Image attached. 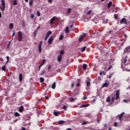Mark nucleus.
Here are the masks:
<instances>
[{
    "label": "nucleus",
    "instance_id": "nucleus-5",
    "mask_svg": "<svg viewBox=\"0 0 130 130\" xmlns=\"http://www.w3.org/2000/svg\"><path fill=\"white\" fill-rule=\"evenodd\" d=\"M120 24H127V22L126 21V19L125 18H123L120 22Z\"/></svg>",
    "mask_w": 130,
    "mask_h": 130
},
{
    "label": "nucleus",
    "instance_id": "nucleus-7",
    "mask_svg": "<svg viewBox=\"0 0 130 130\" xmlns=\"http://www.w3.org/2000/svg\"><path fill=\"white\" fill-rule=\"evenodd\" d=\"M124 53H127V52H130V45L125 48L124 50Z\"/></svg>",
    "mask_w": 130,
    "mask_h": 130
},
{
    "label": "nucleus",
    "instance_id": "nucleus-15",
    "mask_svg": "<svg viewBox=\"0 0 130 130\" xmlns=\"http://www.w3.org/2000/svg\"><path fill=\"white\" fill-rule=\"evenodd\" d=\"M69 26H67L65 30H64V31L66 32V33H69L70 32V30H69Z\"/></svg>",
    "mask_w": 130,
    "mask_h": 130
},
{
    "label": "nucleus",
    "instance_id": "nucleus-30",
    "mask_svg": "<svg viewBox=\"0 0 130 130\" xmlns=\"http://www.w3.org/2000/svg\"><path fill=\"white\" fill-rule=\"evenodd\" d=\"M6 58H7V62H6V64H7V63H8V62H9V61L10 60V57H9V56H7L6 57Z\"/></svg>",
    "mask_w": 130,
    "mask_h": 130
},
{
    "label": "nucleus",
    "instance_id": "nucleus-9",
    "mask_svg": "<svg viewBox=\"0 0 130 130\" xmlns=\"http://www.w3.org/2000/svg\"><path fill=\"white\" fill-rule=\"evenodd\" d=\"M55 20V17H53L50 20V25H52L53 24V22Z\"/></svg>",
    "mask_w": 130,
    "mask_h": 130
},
{
    "label": "nucleus",
    "instance_id": "nucleus-47",
    "mask_svg": "<svg viewBox=\"0 0 130 130\" xmlns=\"http://www.w3.org/2000/svg\"><path fill=\"white\" fill-rule=\"evenodd\" d=\"M38 31L37 30H36L35 31V37H36V34H37V33Z\"/></svg>",
    "mask_w": 130,
    "mask_h": 130
},
{
    "label": "nucleus",
    "instance_id": "nucleus-2",
    "mask_svg": "<svg viewBox=\"0 0 130 130\" xmlns=\"http://www.w3.org/2000/svg\"><path fill=\"white\" fill-rule=\"evenodd\" d=\"M42 43H43V42L42 41H41L39 44L38 49H39V52H40V53H41V52L42 51Z\"/></svg>",
    "mask_w": 130,
    "mask_h": 130
},
{
    "label": "nucleus",
    "instance_id": "nucleus-16",
    "mask_svg": "<svg viewBox=\"0 0 130 130\" xmlns=\"http://www.w3.org/2000/svg\"><path fill=\"white\" fill-rule=\"evenodd\" d=\"M53 114L55 116H58V114H60V113L59 112H54Z\"/></svg>",
    "mask_w": 130,
    "mask_h": 130
},
{
    "label": "nucleus",
    "instance_id": "nucleus-23",
    "mask_svg": "<svg viewBox=\"0 0 130 130\" xmlns=\"http://www.w3.org/2000/svg\"><path fill=\"white\" fill-rule=\"evenodd\" d=\"M13 5H14V6H17V5H18V3L17 2V0H14L13 1Z\"/></svg>",
    "mask_w": 130,
    "mask_h": 130
},
{
    "label": "nucleus",
    "instance_id": "nucleus-45",
    "mask_svg": "<svg viewBox=\"0 0 130 130\" xmlns=\"http://www.w3.org/2000/svg\"><path fill=\"white\" fill-rule=\"evenodd\" d=\"M109 34H113V32L112 31V30H110L109 32H108Z\"/></svg>",
    "mask_w": 130,
    "mask_h": 130
},
{
    "label": "nucleus",
    "instance_id": "nucleus-43",
    "mask_svg": "<svg viewBox=\"0 0 130 130\" xmlns=\"http://www.w3.org/2000/svg\"><path fill=\"white\" fill-rule=\"evenodd\" d=\"M22 26L23 27H25V20H22Z\"/></svg>",
    "mask_w": 130,
    "mask_h": 130
},
{
    "label": "nucleus",
    "instance_id": "nucleus-61",
    "mask_svg": "<svg viewBox=\"0 0 130 130\" xmlns=\"http://www.w3.org/2000/svg\"><path fill=\"white\" fill-rule=\"evenodd\" d=\"M112 69V67L111 66L108 68V70L109 71L110 70H111Z\"/></svg>",
    "mask_w": 130,
    "mask_h": 130
},
{
    "label": "nucleus",
    "instance_id": "nucleus-10",
    "mask_svg": "<svg viewBox=\"0 0 130 130\" xmlns=\"http://www.w3.org/2000/svg\"><path fill=\"white\" fill-rule=\"evenodd\" d=\"M22 80H23V75H22V74H19V82H22Z\"/></svg>",
    "mask_w": 130,
    "mask_h": 130
},
{
    "label": "nucleus",
    "instance_id": "nucleus-42",
    "mask_svg": "<svg viewBox=\"0 0 130 130\" xmlns=\"http://www.w3.org/2000/svg\"><path fill=\"white\" fill-rule=\"evenodd\" d=\"M114 18L116 20V19L118 18V15L117 14H114Z\"/></svg>",
    "mask_w": 130,
    "mask_h": 130
},
{
    "label": "nucleus",
    "instance_id": "nucleus-57",
    "mask_svg": "<svg viewBox=\"0 0 130 130\" xmlns=\"http://www.w3.org/2000/svg\"><path fill=\"white\" fill-rule=\"evenodd\" d=\"M123 102H124L125 103H127V100H123Z\"/></svg>",
    "mask_w": 130,
    "mask_h": 130
},
{
    "label": "nucleus",
    "instance_id": "nucleus-54",
    "mask_svg": "<svg viewBox=\"0 0 130 130\" xmlns=\"http://www.w3.org/2000/svg\"><path fill=\"white\" fill-rule=\"evenodd\" d=\"M79 94V93L78 92H75L74 93V96H77V95Z\"/></svg>",
    "mask_w": 130,
    "mask_h": 130
},
{
    "label": "nucleus",
    "instance_id": "nucleus-36",
    "mask_svg": "<svg viewBox=\"0 0 130 130\" xmlns=\"http://www.w3.org/2000/svg\"><path fill=\"white\" fill-rule=\"evenodd\" d=\"M44 74H45V71H42L41 73H40V75L42 76V75H44Z\"/></svg>",
    "mask_w": 130,
    "mask_h": 130
},
{
    "label": "nucleus",
    "instance_id": "nucleus-34",
    "mask_svg": "<svg viewBox=\"0 0 130 130\" xmlns=\"http://www.w3.org/2000/svg\"><path fill=\"white\" fill-rule=\"evenodd\" d=\"M14 115H15V116H20V114H19V113L16 112L14 113Z\"/></svg>",
    "mask_w": 130,
    "mask_h": 130
},
{
    "label": "nucleus",
    "instance_id": "nucleus-49",
    "mask_svg": "<svg viewBox=\"0 0 130 130\" xmlns=\"http://www.w3.org/2000/svg\"><path fill=\"white\" fill-rule=\"evenodd\" d=\"M45 61H46V60L45 59H43V63H42V64L43 66V64H44V63H45Z\"/></svg>",
    "mask_w": 130,
    "mask_h": 130
},
{
    "label": "nucleus",
    "instance_id": "nucleus-56",
    "mask_svg": "<svg viewBox=\"0 0 130 130\" xmlns=\"http://www.w3.org/2000/svg\"><path fill=\"white\" fill-rule=\"evenodd\" d=\"M77 83H80V82H81V79H77Z\"/></svg>",
    "mask_w": 130,
    "mask_h": 130
},
{
    "label": "nucleus",
    "instance_id": "nucleus-58",
    "mask_svg": "<svg viewBox=\"0 0 130 130\" xmlns=\"http://www.w3.org/2000/svg\"><path fill=\"white\" fill-rule=\"evenodd\" d=\"M63 109H67V106L64 105L63 106Z\"/></svg>",
    "mask_w": 130,
    "mask_h": 130
},
{
    "label": "nucleus",
    "instance_id": "nucleus-21",
    "mask_svg": "<svg viewBox=\"0 0 130 130\" xmlns=\"http://www.w3.org/2000/svg\"><path fill=\"white\" fill-rule=\"evenodd\" d=\"M89 104H87V105H83L82 106H80L81 108H84V107H88V106H89Z\"/></svg>",
    "mask_w": 130,
    "mask_h": 130
},
{
    "label": "nucleus",
    "instance_id": "nucleus-46",
    "mask_svg": "<svg viewBox=\"0 0 130 130\" xmlns=\"http://www.w3.org/2000/svg\"><path fill=\"white\" fill-rule=\"evenodd\" d=\"M91 13H92V10H90L89 11H88L87 14V15H90Z\"/></svg>",
    "mask_w": 130,
    "mask_h": 130
},
{
    "label": "nucleus",
    "instance_id": "nucleus-22",
    "mask_svg": "<svg viewBox=\"0 0 130 130\" xmlns=\"http://www.w3.org/2000/svg\"><path fill=\"white\" fill-rule=\"evenodd\" d=\"M58 124H63L64 123V121L60 120L58 122Z\"/></svg>",
    "mask_w": 130,
    "mask_h": 130
},
{
    "label": "nucleus",
    "instance_id": "nucleus-18",
    "mask_svg": "<svg viewBox=\"0 0 130 130\" xmlns=\"http://www.w3.org/2000/svg\"><path fill=\"white\" fill-rule=\"evenodd\" d=\"M87 68H88V65H87V64L84 63L83 65V70H86V69H87Z\"/></svg>",
    "mask_w": 130,
    "mask_h": 130
},
{
    "label": "nucleus",
    "instance_id": "nucleus-41",
    "mask_svg": "<svg viewBox=\"0 0 130 130\" xmlns=\"http://www.w3.org/2000/svg\"><path fill=\"white\" fill-rule=\"evenodd\" d=\"M111 101V100L110 99V97H108L107 99V102H110Z\"/></svg>",
    "mask_w": 130,
    "mask_h": 130
},
{
    "label": "nucleus",
    "instance_id": "nucleus-64",
    "mask_svg": "<svg viewBox=\"0 0 130 130\" xmlns=\"http://www.w3.org/2000/svg\"><path fill=\"white\" fill-rule=\"evenodd\" d=\"M22 130H26V128L23 127L22 128Z\"/></svg>",
    "mask_w": 130,
    "mask_h": 130
},
{
    "label": "nucleus",
    "instance_id": "nucleus-3",
    "mask_svg": "<svg viewBox=\"0 0 130 130\" xmlns=\"http://www.w3.org/2000/svg\"><path fill=\"white\" fill-rule=\"evenodd\" d=\"M85 36H86V34H83L82 35L80 36L78 40L79 42H82L84 38H85Z\"/></svg>",
    "mask_w": 130,
    "mask_h": 130
},
{
    "label": "nucleus",
    "instance_id": "nucleus-20",
    "mask_svg": "<svg viewBox=\"0 0 130 130\" xmlns=\"http://www.w3.org/2000/svg\"><path fill=\"white\" fill-rule=\"evenodd\" d=\"M14 28V24L13 23H10L9 25V29H12Z\"/></svg>",
    "mask_w": 130,
    "mask_h": 130
},
{
    "label": "nucleus",
    "instance_id": "nucleus-24",
    "mask_svg": "<svg viewBox=\"0 0 130 130\" xmlns=\"http://www.w3.org/2000/svg\"><path fill=\"white\" fill-rule=\"evenodd\" d=\"M62 39H63V35H60L59 37V40L61 41V40H62Z\"/></svg>",
    "mask_w": 130,
    "mask_h": 130
},
{
    "label": "nucleus",
    "instance_id": "nucleus-62",
    "mask_svg": "<svg viewBox=\"0 0 130 130\" xmlns=\"http://www.w3.org/2000/svg\"><path fill=\"white\" fill-rule=\"evenodd\" d=\"M47 38H48L47 37H45V38H44L45 41H46V40H47Z\"/></svg>",
    "mask_w": 130,
    "mask_h": 130
},
{
    "label": "nucleus",
    "instance_id": "nucleus-37",
    "mask_svg": "<svg viewBox=\"0 0 130 130\" xmlns=\"http://www.w3.org/2000/svg\"><path fill=\"white\" fill-rule=\"evenodd\" d=\"M5 9H6V6H3L2 8H1V10L2 11H5Z\"/></svg>",
    "mask_w": 130,
    "mask_h": 130
},
{
    "label": "nucleus",
    "instance_id": "nucleus-38",
    "mask_svg": "<svg viewBox=\"0 0 130 130\" xmlns=\"http://www.w3.org/2000/svg\"><path fill=\"white\" fill-rule=\"evenodd\" d=\"M15 30H14V31H13L12 35V39H13V38H14V37L15 36Z\"/></svg>",
    "mask_w": 130,
    "mask_h": 130
},
{
    "label": "nucleus",
    "instance_id": "nucleus-25",
    "mask_svg": "<svg viewBox=\"0 0 130 130\" xmlns=\"http://www.w3.org/2000/svg\"><path fill=\"white\" fill-rule=\"evenodd\" d=\"M40 83H43V82H44V78L41 77L40 78Z\"/></svg>",
    "mask_w": 130,
    "mask_h": 130
},
{
    "label": "nucleus",
    "instance_id": "nucleus-11",
    "mask_svg": "<svg viewBox=\"0 0 130 130\" xmlns=\"http://www.w3.org/2000/svg\"><path fill=\"white\" fill-rule=\"evenodd\" d=\"M18 111L19 112H23V111H24V106H21L19 108Z\"/></svg>",
    "mask_w": 130,
    "mask_h": 130
},
{
    "label": "nucleus",
    "instance_id": "nucleus-32",
    "mask_svg": "<svg viewBox=\"0 0 130 130\" xmlns=\"http://www.w3.org/2000/svg\"><path fill=\"white\" fill-rule=\"evenodd\" d=\"M7 69V67L6 66H3L2 68V71H6V69Z\"/></svg>",
    "mask_w": 130,
    "mask_h": 130
},
{
    "label": "nucleus",
    "instance_id": "nucleus-29",
    "mask_svg": "<svg viewBox=\"0 0 130 130\" xmlns=\"http://www.w3.org/2000/svg\"><path fill=\"white\" fill-rule=\"evenodd\" d=\"M64 53V51L63 50H62L60 52V55H63Z\"/></svg>",
    "mask_w": 130,
    "mask_h": 130
},
{
    "label": "nucleus",
    "instance_id": "nucleus-1",
    "mask_svg": "<svg viewBox=\"0 0 130 130\" xmlns=\"http://www.w3.org/2000/svg\"><path fill=\"white\" fill-rule=\"evenodd\" d=\"M17 35L18 37V41H19V42H21V41H22V39H23V35L22 34V32H21L20 31H19L17 32Z\"/></svg>",
    "mask_w": 130,
    "mask_h": 130
},
{
    "label": "nucleus",
    "instance_id": "nucleus-31",
    "mask_svg": "<svg viewBox=\"0 0 130 130\" xmlns=\"http://www.w3.org/2000/svg\"><path fill=\"white\" fill-rule=\"evenodd\" d=\"M33 0H29V6H32L33 5Z\"/></svg>",
    "mask_w": 130,
    "mask_h": 130
},
{
    "label": "nucleus",
    "instance_id": "nucleus-27",
    "mask_svg": "<svg viewBox=\"0 0 130 130\" xmlns=\"http://www.w3.org/2000/svg\"><path fill=\"white\" fill-rule=\"evenodd\" d=\"M90 84H91V82H90V81L88 80L86 83V86L87 87H89V86H90Z\"/></svg>",
    "mask_w": 130,
    "mask_h": 130
},
{
    "label": "nucleus",
    "instance_id": "nucleus-17",
    "mask_svg": "<svg viewBox=\"0 0 130 130\" xmlns=\"http://www.w3.org/2000/svg\"><path fill=\"white\" fill-rule=\"evenodd\" d=\"M55 87H56V84L55 82H54L51 86V88L52 89H55Z\"/></svg>",
    "mask_w": 130,
    "mask_h": 130
},
{
    "label": "nucleus",
    "instance_id": "nucleus-55",
    "mask_svg": "<svg viewBox=\"0 0 130 130\" xmlns=\"http://www.w3.org/2000/svg\"><path fill=\"white\" fill-rule=\"evenodd\" d=\"M74 86H75V84H74V83L71 84V88H74Z\"/></svg>",
    "mask_w": 130,
    "mask_h": 130
},
{
    "label": "nucleus",
    "instance_id": "nucleus-40",
    "mask_svg": "<svg viewBox=\"0 0 130 130\" xmlns=\"http://www.w3.org/2000/svg\"><path fill=\"white\" fill-rule=\"evenodd\" d=\"M11 42H12V41H10L7 45V48H10V45H11Z\"/></svg>",
    "mask_w": 130,
    "mask_h": 130
},
{
    "label": "nucleus",
    "instance_id": "nucleus-52",
    "mask_svg": "<svg viewBox=\"0 0 130 130\" xmlns=\"http://www.w3.org/2000/svg\"><path fill=\"white\" fill-rule=\"evenodd\" d=\"M117 124H118L117 122H115V123H114V126H117Z\"/></svg>",
    "mask_w": 130,
    "mask_h": 130
},
{
    "label": "nucleus",
    "instance_id": "nucleus-33",
    "mask_svg": "<svg viewBox=\"0 0 130 130\" xmlns=\"http://www.w3.org/2000/svg\"><path fill=\"white\" fill-rule=\"evenodd\" d=\"M2 6H6V2L4 0H1Z\"/></svg>",
    "mask_w": 130,
    "mask_h": 130
},
{
    "label": "nucleus",
    "instance_id": "nucleus-26",
    "mask_svg": "<svg viewBox=\"0 0 130 130\" xmlns=\"http://www.w3.org/2000/svg\"><path fill=\"white\" fill-rule=\"evenodd\" d=\"M86 48H87V46H84L82 49H81V52H84L85 50H86Z\"/></svg>",
    "mask_w": 130,
    "mask_h": 130
},
{
    "label": "nucleus",
    "instance_id": "nucleus-44",
    "mask_svg": "<svg viewBox=\"0 0 130 130\" xmlns=\"http://www.w3.org/2000/svg\"><path fill=\"white\" fill-rule=\"evenodd\" d=\"M81 86V84H80V83L77 82V84H76V87H80Z\"/></svg>",
    "mask_w": 130,
    "mask_h": 130
},
{
    "label": "nucleus",
    "instance_id": "nucleus-39",
    "mask_svg": "<svg viewBox=\"0 0 130 130\" xmlns=\"http://www.w3.org/2000/svg\"><path fill=\"white\" fill-rule=\"evenodd\" d=\"M71 11H72V9L69 8L68 12H67V14H70V13H71Z\"/></svg>",
    "mask_w": 130,
    "mask_h": 130
},
{
    "label": "nucleus",
    "instance_id": "nucleus-35",
    "mask_svg": "<svg viewBox=\"0 0 130 130\" xmlns=\"http://www.w3.org/2000/svg\"><path fill=\"white\" fill-rule=\"evenodd\" d=\"M70 100H71V102H73V101H75V100H77V98H75V99H74L73 98H71Z\"/></svg>",
    "mask_w": 130,
    "mask_h": 130
},
{
    "label": "nucleus",
    "instance_id": "nucleus-19",
    "mask_svg": "<svg viewBox=\"0 0 130 130\" xmlns=\"http://www.w3.org/2000/svg\"><path fill=\"white\" fill-rule=\"evenodd\" d=\"M108 87V83H105L103 84V88H104V87H106V88H107Z\"/></svg>",
    "mask_w": 130,
    "mask_h": 130
},
{
    "label": "nucleus",
    "instance_id": "nucleus-63",
    "mask_svg": "<svg viewBox=\"0 0 130 130\" xmlns=\"http://www.w3.org/2000/svg\"><path fill=\"white\" fill-rule=\"evenodd\" d=\"M87 99V97H86V96H84V97H83V100H86Z\"/></svg>",
    "mask_w": 130,
    "mask_h": 130
},
{
    "label": "nucleus",
    "instance_id": "nucleus-4",
    "mask_svg": "<svg viewBox=\"0 0 130 130\" xmlns=\"http://www.w3.org/2000/svg\"><path fill=\"white\" fill-rule=\"evenodd\" d=\"M124 114V112H122L120 115H118L119 116V120L120 121H122V119L123 118V115Z\"/></svg>",
    "mask_w": 130,
    "mask_h": 130
},
{
    "label": "nucleus",
    "instance_id": "nucleus-50",
    "mask_svg": "<svg viewBox=\"0 0 130 130\" xmlns=\"http://www.w3.org/2000/svg\"><path fill=\"white\" fill-rule=\"evenodd\" d=\"M30 17L31 19H33L34 18V14H31Z\"/></svg>",
    "mask_w": 130,
    "mask_h": 130
},
{
    "label": "nucleus",
    "instance_id": "nucleus-6",
    "mask_svg": "<svg viewBox=\"0 0 130 130\" xmlns=\"http://www.w3.org/2000/svg\"><path fill=\"white\" fill-rule=\"evenodd\" d=\"M119 95H120V93H119V90H117L116 92V100H118V99L119 98Z\"/></svg>",
    "mask_w": 130,
    "mask_h": 130
},
{
    "label": "nucleus",
    "instance_id": "nucleus-13",
    "mask_svg": "<svg viewBox=\"0 0 130 130\" xmlns=\"http://www.w3.org/2000/svg\"><path fill=\"white\" fill-rule=\"evenodd\" d=\"M57 61L58 62H60V61H61V55H59L57 57Z\"/></svg>",
    "mask_w": 130,
    "mask_h": 130
},
{
    "label": "nucleus",
    "instance_id": "nucleus-48",
    "mask_svg": "<svg viewBox=\"0 0 130 130\" xmlns=\"http://www.w3.org/2000/svg\"><path fill=\"white\" fill-rule=\"evenodd\" d=\"M42 66H43L42 64H40L39 66V71H40V69H41V67H42Z\"/></svg>",
    "mask_w": 130,
    "mask_h": 130
},
{
    "label": "nucleus",
    "instance_id": "nucleus-53",
    "mask_svg": "<svg viewBox=\"0 0 130 130\" xmlns=\"http://www.w3.org/2000/svg\"><path fill=\"white\" fill-rule=\"evenodd\" d=\"M74 24L75 23L73 22V24L70 26V28H73V27H74Z\"/></svg>",
    "mask_w": 130,
    "mask_h": 130
},
{
    "label": "nucleus",
    "instance_id": "nucleus-59",
    "mask_svg": "<svg viewBox=\"0 0 130 130\" xmlns=\"http://www.w3.org/2000/svg\"><path fill=\"white\" fill-rule=\"evenodd\" d=\"M48 2L49 4H51L52 3V0H48Z\"/></svg>",
    "mask_w": 130,
    "mask_h": 130
},
{
    "label": "nucleus",
    "instance_id": "nucleus-12",
    "mask_svg": "<svg viewBox=\"0 0 130 130\" xmlns=\"http://www.w3.org/2000/svg\"><path fill=\"white\" fill-rule=\"evenodd\" d=\"M52 34V31H49L47 32V33L46 35V37H48H48H49V36H50V35H51Z\"/></svg>",
    "mask_w": 130,
    "mask_h": 130
},
{
    "label": "nucleus",
    "instance_id": "nucleus-14",
    "mask_svg": "<svg viewBox=\"0 0 130 130\" xmlns=\"http://www.w3.org/2000/svg\"><path fill=\"white\" fill-rule=\"evenodd\" d=\"M111 6H112V2H110L108 4V9H110V8H111Z\"/></svg>",
    "mask_w": 130,
    "mask_h": 130
},
{
    "label": "nucleus",
    "instance_id": "nucleus-51",
    "mask_svg": "<svg viewBox=\"0 0 130 130\" xmlns=\"http://www.w3.org/2000/svg\"><path fill=\"white\" fill-rule=\"evenodd\" d=\"M50 69H51V66H49V67H48V72H50Z\"/></svg>",
    "mask_w": 130,
    "mask_h": 130
},
{
    "label": "nucleus",
    "instance_id": "nucleus-60",
    "mask_svg": "<svg viewBox=\"0 0 130 130\" xmlns=\"http://www.w3.org/2000/svg\"><path fill=\"white\" fill-rule=\"evenodd\" d=\"M115 99L114 98H111V100H112V101L113 102H114V100H115Z\"/></svg>",
    "mask_w": 130,
    "mask_h": 130
},
{
    "label": "nucleus",
    "instance_id": "nucleus-28",
    "mask_svg": "<svg viewBox=\"0 0 130 130\" xmlns=\"http://www.w3.org/2000/svg\"><path fill=\"white\" fill-rule=\"evenodd\" d=\"M37 15L38 16V17H40V16H41V13H40V12L39 11H37Z\"/></svg>",
    "mask_w": 130,
    "mask_h": 130
},
{
    "label": "nucleus",
    "instance_id": "nucleus-8",
    "mask_svg": "<svg viewBox=\"0 0 130 130\" xmlns=\"http://www.w3.org/2000/svg\"><path fill=\"white\" fill-rule=\"evenodd\" d=\"M52 41H53V37L51 36L48 41V44H51V43H52Z\"/></svg>",
    "mask_w": 130,
    "mask_h": 130
}]
</instances>
